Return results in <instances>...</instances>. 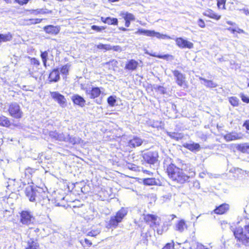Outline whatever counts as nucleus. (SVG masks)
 Listing matches in <instances>:
<instances>
[{
    "label": "nucleus",
    "instance_id": "obj_8",
    "mask_svg": "<svg viewBox=\"0 0 249 249\" xmlns=\"http://www.w3.org/2000/svg\"><path fill=\"white\" fill-rule=\"evenodd\" d=\"M158 153L157 151H148L143 155V160L148 163L154 164L158 161Z\"/></svg>",
    "mask_w": 249,
    "mask_h": 249
},
{
    "label": "nucleus",
    "instance_id": "obj_36",
    "mask_svg": "<svg viewBox=\"0 0 249 249\" xmlns=\"http://www.w3.org/2000/svg\"><path fill=\"white\" fill-rule=\"evenodd\" d=\"M48 55V53L47 52H46V51L42 52L41 53V57L42 60L43 64L45 66H46Z\"/></svg>",
    "mask_w": 249,
    "mask_h": 249
},
{
    "label": "nucleus",
    "instance_id": "obj_49",
    "mask_svg": "<svg viewBox=\"0 0 249 249\" xmlns=\"http://www.w3.org/2000/svg\"><path fill=\"white\" fill-rule=\"evenodd\" d=\"M150 55L156 56L160 58H163V59H167L168 57L169 56L168 55H156L155 54H150Z\"/></svg>",
    "mask_w": 249,
    "mask_h": 249
},
{
    "label": "nucleus",
    "instance_id": "obj_41",
    "mask_svg": "<svg viewBox=\"0 0 249 249\" xmlns=\"http://www.w3.org/2000/svg\"><path fill=\"white\" fill-rule=\"evenodd\" d=\"M91 29L96 31L97 32H101L102 30H104L105 28L103 26H98L96 25H92Z\"/></svg>",
    "mask_w": 249,
    "mask_h": 249
},
{
    "label": "nucleus",
    "instance_id": "obj_63",
    "mask_svg": "<svg viewBox=\"0 0 249 249\" xmlns=\"http://www.w3.org/2000/svg\"><path fill=\"white\" fill-rule=\"evenodd\" d=\"M120 29L122 30L123 31H126L127 30V29L124 28H120Z\"/></svg>",
    "mask_w": 249,
    "mask_h": 249
},
{
    "label": "nucleus",
    "instance_id": "obj_40",
    "mask_svg": "<svg viewBox=\"0 0 249 249\" xmlns=\"http://www.w3.org/2000/svg\"><path fill=\"white\" fill-rule=\"evenodd\" d=\"M124 18L125 20L129 21H133L135 20V17L134 15L130 13H127Z\"/></svg>",
    "mask_w": 249,
    "mask_h": 249
},
{
    "label": "nucleus",
    "instance_id": "obj_35",
    "mask_svg": "<svg viewBox=\"0 0 249 249\" xmlns=\"http://www.w3.org/2000/svg\"><path fill=\"white\" fill-rule=\"evenodd\" d=\"M226 0H217V5L219 9H225Z\"/></svg>",
    "mask_w": 249,
    "mask_h": 249
},
{
    "label": "nucleus",
    "instance_id": "obj_14",
    "mask_svg": "<svg viewBox=\"0 0 249 249\" xmlns=\"http://www.w3.org/2000/svg\"><path fill=\"white\" fill-rule=\"evenodd\" d=\"M86 92L87 94H89V97L91 99L98 97L101 93L100 88L98 87L92 88L91 90L87 89Z\"/></svg>",
    "mask_w": 249,
    "mask_h": 249
},
{
    "label": "nucleus",
    "instance_id": "obj_60",
    "mask_svg": "<svg viewBox=\"0 0 249 249\" xmlns=\"http://www.w3.org/2000/svg\"><path fill=\"white\" fill-rule=\"evenodd\" d=\"M227 23L228 24H229V25H234V24H235V23H233V22H231V21H227Z\"/></svg>",
    "mask_w": 249,
    "mask_h": 249
},
{
    "label": "nucleus",
    "instance_id": "obj_5",
    "mask_svg": "<svg viewBox=\"0 0 249 249\" xmlns=\"http://www.w3.org/2000/svg\"><path fill=\"white\" fill-rule=\"evenodd\" d=\"M136 34H143L148 36H155L159 39H171L172 38L166 35L160 34L159 32H155L154 30H147L143 29H139L135 33Z\"/></svg>",
    "mask_w": 249,
    "mask_h": 249
},
{
    "label": "nucleus",
    "instance_id": "obj_2",
    "mask_svg": "<svg viewBox=\"0 0 249 249\" xmlns=\"http://www.w3.org/2000/svg\"><path fill=\"white\" fill-rule=\"evenodd\" d=\"M235 239L245 246H249V225L245 226L244 228L237 227L233 230Z\"/></svg>",
    "mask_w": 249,
    "mask_h": 249
},
{
    "label": "nucleus",
    "instance_id": "obj_22",
    "mask_svg": "<svg viewBox=\"0 0 249 249\" xmlns=\"http://www.w3.org/2000/svg\"><path fill=\"white\" fill-rule=\"evenodd\" d=\"M143 142V141L140 138L135 137L129 141L128 145L131 147H135L140 146Z\"/></svg>",
    "mask_w": 249,
    "mask_h": 249
},
{
    "label": "nucleus",
    "instance_id": "obj_9",
    "mask_svg": "<svg viewBox=\"0 0 249 249\" xmlns=\"http://www.w3.org/2000/svg\"><path fill=\"white\" fill-rule=\"evenodd\" d=\"M20 221L23 224L29 225L34 221V217L31 213L28 211H22L20 214Z\"/></svg>",
    "mask_w": 249,
    "mask_h": 249
},
{
    "label": "nucleus",
    "instance_id": "obj_46",
    "mask_svg": "<svg viewBox=\"0 0 249 249\" xmlns=\"http://www.w3.org/2000/svg\"><path fill=\"white\" fill-rule=\"evenodd\" d=\"M31 63L32 64L36 65H39L40 63L39 61L36 59V58H32L31 60Z\"/></svg>",
    "mask_w": 249,
    "mask_h": 249
},
{
    "label": "nucleus",
    "instance_id": "obj_3",
    "mask_svg": "<svg viewBox=\"0 0 249 249\" xmlns=\"http://www.w3.org/2000/svg\"><path fill=\"white\" fill-rule=\"evenodd\" d=\"M25 193L30 201L36 202L43 205L42 199H41V194L34 189L32 186L28 185L25 189Z\"/></svg>",
    "mask_w": 249,
    "mask_h": 249
},
{
    "label": "nucleus",
    "instance_id": "obj_12",
    "mask_svg": "<svg viewBox=\"0 0 249 249\" xmlns=\"http://www.w3.org/2000/svg\"><path fill=\"white\" fill-rule=\"evenodd\" d=\"M66 134L67 133L65 134L63 132L59 133L56 130L51 131L49 133V136L51 138L55 140L62 142L67 141V138H66Z\"/></svg>",
    "mask_w": 249,
    "mask_h": 249
},
{
    "label": "nucleus",
    "instance_id": "obj_48",
    "mask_svg": "<svg viewBox=\"0 0 249 249\" xmlns=\"http://www.w3.org/2000/svg\"><path fill=\"white\" fill-rule=\"evenodd\" d=\"M112 50H113L114 51H117V52L122 51L121 47L119 46H112Z\"/></svg>",
    "mask_w": 249,
    "mask_h": 249
},
{
    "label": "nucleus",
    "instance_id": "obj_38",
    "mask_svg": "<svg viewBox=\"0 0 249 249\" xmlns=\"http://www.w3.org/2000/svg\"><path fill=\"white\" fill-rule=\"evenodd\" d=\"M116 102V100L115 97L112 96H109L107 99V103L108 104L113 107L115 105V104Z\"/></svg>",
    "mask_w": 249,
    "mask_h": 249
},
{
    "label": "nucleus",
    "instance_id": "obj_10",
    "mask_svg": "<svg viewBox=\"0 0 249 249\" xmlns=\"http://www.w3.org/2000/svg\"><path fill=\"white\" fill-rule=\"evenodd\" d=\"M52 97L62 107L67 106V101L65 97L57 92H51Z\"/></svg>",
    "mask_w": 249,
    "mask_h": 249
},
{
    "label": "nucleus",
    "instance_id": "obj_39",
    "mask_svg": "<svg viewBox=\"0 0 249 249\" xmlns=\"http://www.w3.org/2000/svg\"><path fill=\"white\" fill-rule=\"evenodd\" d=\"M69 70V66L68 65H66L62 67V68L61 69L60 71L62 74L66 75L68 73Z\"/></svg>",
    "mask_w": 249,
    "mask_h": 249
},
{
    "label": "nucleus",
    "instance_id": "obj_20",
    "mask_svg": "<svg viewBox=\"0 0 249 249\" xmlns=\"http://www.w3.org/2000/svg\"><path fill=\"white\" fill-rule=\"evenodd\" d=\"M138 65V62L134 59H131L126 64L125 69L134 71L136 70Z\"/></svg>",
    "mask_w": 249,
    "mask_h": 249
},
{
    "label": "nucleus",
    "instance_id": "obj_34",
    "mask_svg": "<svg viewBox=\"0 0 249 249\" xmlns=\"http://www.w3.org/2000/svg\"><path fill=\"white\" fill-rule=\"evenodd\" d=\"M229 102L234 107L238 105L239 100L235 97H231L229 98Z\"/></svg>",
    "mask_w": 249,
    "mask_h": 249
},
{
    "label": "nucleus",
    "instance_id": "obj_1",
    "mask_svg": "<svg viewBox=\"0 0 249 249\" xmlns=\"http://www.w3.org/2000/svg\"><path fill=\"white\" fill-rule=\"evenodd\" d=\"M167 172L169 177L174 181L179 183H183L187 181L189 178L195 176L194 171L190 172V175H187L184 172L174 164H171L167 168Z\"/></svg>",
    "mask_w": 249,
    "mask_h": 249
},
{
    "label": "nucleus",
    "instance_id": "obj_33",
    "mask_svg": "<svg viewBox=\"0 0 249 249\" xmlns=\"http://www.w3.org/2000/svg\"><path fill=\"white\" fill-rule=\"evenodd\" d=\"M35 172V170L31 168H27L25 170V175L27 178H30L33 173Z\"/></svg>",
    "mask_w": 249,
    "mask_h": 249
},
{
    "label": "nucleus",
    "instance_id": "obj_42",
    "mask_svg": "<svg viewBox=\"0 0 249 249\" xmlns=\"http://www.w3.org/2000/svg\"><path fill=\"white\" fill-rule=\"evenodd\" d=\"M240 97L241 98L242 100L245 103H249V97L243 93H241L240 94Z\"/></svg>",
    "mask_w": 249,
    "mask_h": 249
},
{
    "label": "nucleus",
    "instance_id": "obj_24",
    "mask_svg": "<svg viewBox=\"0 0 249 249\" xmlns=\"http://www.w3.org/2000/svg\"><path fill=\"white\" fill-rule=\"evenodd\" d=\"M204 15L210 18L219 20L221 18V16L217 14L212 10H209L205 12Z\"/></svg>",
    "mask_w": 249,
    "mask_h": 249
},
{
    "label": "nucleus",
    "instance_id": "obj_15",
    "mask_svg": "<svg viewBox=\"0 0 249 249\" xmlns=\"http://www.w3.org/2000/svg\"><path fill=\"white\" fill-rule=\"evenodd\" d=\"M183 146L193 152H196L200 149V145L195 142L185 143L183 144Z\"/></svg>",
    "mask_w": 249,
    "mask_h": 249
},
{
    "label": "nucleus",
    "instance_id": "obj_25",
    "mask_svg": "<svg viewBox=\"0 0 249 249\" xmlns=\"http://www.w3.org/2000/svg\"><path fill=\"white\" fill-rule=\"evenodd\" d=\"M199 79L202 80L204 82L202 83L208 88H213L217 86V84L216 83L211 80H208L201 77H199Z\"/></svg>",
    "mask_w": 249,
    "mask_h": 249
},
{
    "label": "nucleus",
    "instance_id": "obj_43",
    "mask_svg": "<svg viewBox=\"0 0 249 249\" xmlns=\"http://www.w3.org/2000/svg\"><path fill=\"white\" fill-rule=\"evenodd\" d=\"M162 249H175L174 243H168Z\"/></svg>",
    "mask_w": 249,
    "mask_h": 249
},
{
    "label": "nucleus",
    "instance_id": "obj_26",
    "mask_svg": "<svg viewBox=\"0 0 249 249\" xmlns=\"http://www.w3.org/2000/svg\"><path fill=\"white\" fill-rule=\"evenodd\" d=\"M187 228L185 221L181 220L176 225L175 230L179 232H182Z\"/></svg>",
    "mask_w": 249,
    "mask_h": 249
},
{
    "label": "nucleus",
    "instance_id": "obj_45",
    "mask_svg": "<svg viewBox=\"0 0 249 249\" xmlns=\"http://www.w3.org/2000/svg\"><path fill=\"white\" fill-rule=\"evenodd\" d=\"M31 24H36L41 22L42 19L39 18L32 19L29 20Z\"/></svg>",
    "mask_w": 249,
    "mask_h": 249
},
{
    "label": "nucleus",
    "instance_id": "obj_31",
    "mask_svg": "<svg viewBox=\"0 0 249 249\" xmlns=\"http://www.w3.org/2000/svg\"><path fill=\"white\" fill-rule=\"evenodd\" d=\"M168 135L172 139L176 140H178L182 138L180 134L175 133V132H168Z\"/></svg>",
    "mask_w": 249,
    "mask_h": 249
},
{
    "label": "nucleus",
    "instance_id": "obj_37",
    "mask_svg": "<svg viewBox=\"0 0 249 249\" xmlns=\"http://www.w3.org/2000/svg\"><path fill=\"white\" fill-rule=\"evenodd\" d=\"M100 231H101L99 229L93 230L89 232L87 234V235L92 237H95L100 233Z\"/></svg>",
    "mask_w": 249,
    "mask_h": 249
},
{
    "label": "nucleus",
    "instance_id": "obj_52",
    "mask_svg": "<svg viewBox=\"0 0 249 249\" xmlns=\"http://www.w3.org/2000/svg\"><path fill=\"white\" fill-rule=\"evenodd\" d=\"M243 125L247 128V129L249 130V120L246 121Z\"/></svg>",
    "mask_w": 249,
    "mask_h": 249
},
{
    "label": "nucleus",
    "instance_id": "obj_21",
    "mask_svg": "<svg viewBox=\"0 0 249 249\" xmlns=\"http://www.w3.org/2000/svg\"><path fill=\"white\" fill-rule=\"evenodd\" d=\"M66 138H67V141L65 142H69L72 144L80 143L82 141L79 137L70 136L68 134H66Z\"/></svg>",
    "mask_w": 249,
    "mask_h": 249
},
{
    "label": "nucleus",
    "instance_id": "obj_13",
    "mask_svg": "<svg viewBox=\"0 0 249 249\" xmlns=\"http://www.w3.org/2000/svg\"><path fill=\"white\" fill-rule=\"evenodd\" d=\"M159 219L157 216L153 214H148L143 215V219L147 223H150V226L153 225L157 226L159 225L158 219Z\"/></svg>",
    "mask_w": 249,
    "mask_h": 249
},
{
    "label": "nucleus",
    "instance_id": "obj_6",
    "mask_svg": "<svg viewBox=\"0 0 249 249\" xmlns=\"http://www.w3.org/2000/svg\"><path fill=\"white\" fill-rule=\"evenodd\" d=\"M172 72L177 85L183 88H186L187 87V82L186 80L185 75L178 70H173Z\"/></svg>",
    "mask_w": 249,
    "mask_h": 249
},
{
    "label": "nucleus",
    "instance_id": "obj_30",
    "mask_svg": "<svg viewBox=\"0 0 249 249\" xmlns=\"http://www.w3.org/2000/svg\"><path fill=\"white\" fill-rule=\"evenodd\" d=\"M105 23L110 25H117L118 23V19L116 18L107 17L105 19Z\"/></svg>",
    "mask_w": 249,
    "mask_h": 249
},
{
    "label": "nucleus",
    "instance_id": "obj_7",
    "mask_svg": "<svg viewBox=\"0 0 249 249\" xmlns=\"http://www.w3.org/2000/svg\"><path fill=\"white\" fill-rule=\"evenodd\" d=\"M8 111L10 115L15 118H20L22 116L23 113L20 107L16 103H13L10 105Z\"/></svg>",
    "mask_w": 249,
    "mask_h": 249
},
{
    "label": "nucleus",
    "instance_id": "obj_58",
    "mask_svg": "<svg viewBox=\"0 0 249 249\" xmlns=\"http://www.w3.org/2000/svg\"><path fill=\"white\" fill-rule=\"evenodd\" d=\"M157 233L159 234H162L163 233V230L160 229H157Z\"/></svg>",
    "mask_w": 249,
    "mask_h": 249
},
{
    "label": "nucleus",
    "instance_id": "obj_50",
    "mask_svg": "<svg viewBox=\"0 0 249 249\" xmlns=\"http://www.w3.org/2000/svg\"><path fill=\"white\" fill-rule=\"evenodd\" d=\"M104 50L109 51L112 50V46L109 44H105Z\"/></svg>",
    "mask_w": 249,
    "mask_h": 249
},
{
    "label": "nucleus",
    "instance_id": "obj_53",
    "mask_svg": "<svg viewBox=\"0 0 249 249\" xmlns=\"http://www.w3.org/2000/svg\"><path fill=\"white\" fill-rule=\"evenodd\" d=\"M105 44H99L97 46V48L99 49H103L104 50Z\"/></svg>",
    "mask_w": 249,
    "mask_h": 249
},
{
    "label": "nucleus",
    "instance_id": "obj_11",
    "mask_svg": "<svg viewBox=\"0 0 249 249\" xmlns=\"http://www.w3.org/2000/svg\"><path fill=\"white\" fill-rule=\"evenodd\" d=\"M176 43L177 45L181 49H192L194 47V44L193 43L185 40L182 37L177 38L176 39Z\"/></svg>",
    "mask_w": 249,
    "mask_h": 249
},
{
    "label": "nucleus",
    "instance_id": "obj_27",
    "mask_svg": "<svg viewBox=\"0 0 249 249\" xmlns=\"http://www.w3.org/2000/svg\"><path fill=\"white\" fill-rule=\"evenodd\" d=\"M12 35L10 33L5 34H0V42L9 41L12 39Z\"/></svg>",
    "mask_w": 249,
    "mask_h": 249
},
{
    "label": "nucleus",
    "instance_id": "obj_47",
    "mask_svg": "<svg viewBox=\"0 0 249 249\" xmlns=\"http://www.w3.org/2000/svg\"><path fill=\"white\" fill-rule=\"evenodd\" d=\"M29 0H16L20 5H23L28 3Z\"/></svg>",
    "mask_w": 249,
    "mask_h": 249
},
{
    "label": "nucleus",
    "instance_id": "obj_62",
    "mask_svg": "<svg viewBox=\"0 0 249 249\" xmlns=\"http://www.w3.org/2000/svg\"><path fill=\"white\" fill-rule=\"evenodd\" d=\"M105 18H103V17H102V18H101V19L102 21H103V22H104V23H105Z\"/></svg>",
    "mask_w": 249,
    "mask_h": 249
},
{
    "label": "nucleus",
    "instance_id": "obj_61",
    "mask_svg": "<svg viewBox=\"0 0 249 249\" xmlns=\"http://www.w3.org/2000/svg\"><path fill=\"white\" fill-rule=\"evenodd\" d=\"M119 0H109V1L111 2H114L116 1H118Z\"/></svg>",
    "mask_w": 249,
    "mask_h": 249
},
{
    "label": "nucleus",
    "instance_id": "obj_55",
    "mask_svg": "<svg viewBox=\"0 0 249 249\" xmlns=\"http://www.w3.org/2000/svg\"><path fill=\"white\" fill-rule=\"evenodd\" d=\"M85 243L88 245L89 247L90 246L92 245V243L91 241H90L89 240L87 239H85Z\"/></svg>",
    "mask_w": 249,
    "mask_h": 249
},
{
    "label": "nucleus",
    "instance_id": "obj_17",
    "mask_svg": "<svg viewBox=\"0 0 249 249\" xmlns=\"http://www.w3.org/2000/svg\"><path fill=\"white\" fill-rule=\"evenodd\" d=\"M71 100H72L74 104L79 105L81 107H83L85 106V100L83 97L79 95L76 94L73 95L71 97Z\"/></svg>",
    "mask_w": 249,
    "mask_h": 249
},
{
    "label": "nucleus",
    "instance_id": "obj_56",
    "mask_svg": "<svg viewBox=\"0 0 249 249\" xmlns=\"http://www.w3.org/2000/svg\"><path fill=\"white\" fill-rule=\"evenodd\" d=\"M125 20V25L126 27H128L130 25V21Z\"/></svg>",
    "mask_w": 249,
    "mask_h": 249
},
{
    "label": "nucleus",
    "instance_id": "obj_57",
    "mask_svg": "<svg viewBox=\"0 0 249 249\" xmlns=\"http://www.w3.org/2000/svg\"><path fill=\"white\" fill-rule=\"evenodd\" d=\"M228 30L229 31H231L232 32V33H233V34H234V32L236 31V30L232 29L231 27L228 28Z\"/></svg>",
    "mask_w": 249,
    "mask_h": 249
},
{
    "label": "nucleus",
    "instance_id": "obj_4",
    "mask_svg": "<svg viewBox=\"0 0 249 249\" xmlns=\"http://www.w3.org/2000/svg\"><path fill=\"white\" fill-rule=\"evenodd\" d=\"M127 210L122 208L116 213L115 216L111 217L108 223L109 227L114 228H116L118 223L122 221L124 217L127 214Z\"/></svg>",
    "mask_w": 249,
    "mask_h": 249
},
{
    "label": "nucleus",
    "instance_id": "obj_44",
    "mask_svg": "<svg viewBox=\"0 0 249 249\" xmlns=\"http://www.w3.org/2000/svg\"><path fill=\"white\" fill-rule=\"evenodd\" d=\"M197 25L201 28H204L205 27V23L203 20L199 18L197 21Z\"/></svg>",
    "mask_w": 249,
    "mask_h": 249
},
{
    "label": "nucleus",
    "instance_id": "obj_18",
    "mask_svg": "<svg viewBox=\"0 0 249 249\" xmlns=\"http://www.w3.org/2000/svg\"><path fill=\"white\" fill-rule=\"evenodd\" d=\"M44 30L47 33L54 35L57 34L60 31L59 27L53 25L46 26L44 27Z\"/></svg>",
    "mask_w": 249,
    "mask_h": 249
},
{
    "label": "nucleus",
    "instance_id": "obj_32",
    "mask_svg": "<svg viewBox=\"0 0 249 249\" xmlns=\"http://www.w3.org/2000/svg\"><path fill=\"white\" fill-rule=\"evenodd\" d=\"M143 183L146 185H152L156 184V181L154 178H147L143 180Z\"/></svg>",
    "mask_w": 249,
    "mask_h": 249
},
{
    "label": "nucleus",
    "instance_id": "obj_28",
    "mask_svg": "<svg viewBox=\"0 0 249 249\" xmlns=\"http://www.w3.org/2000/svg\"><path fill=\"white\" fill-rule=\"evenodd\" d=\"M237 148L243 153L249 154V144L248 143L239 144Z\"/></svg>",
    "mask_w": 249,
    "mask_h": 249
},
{
    "label": "nucleus",
    "instance_id": "obj_54",
    "mask_svg": "<svg viewBox=\"0 0 249 249\" xmlns=\"http://www.w3.org/2000/svg\"><path fill=\"white\" fill-rule=\"evenodd\" d=\"M158 89L159 91H160L162 94H164L165 93V90L163 88V87L159 86L158 87Z\"/></svg>",
    "mask_w": 249,
    "mask_h": 249
},
{
    "label": "nucleus",
    "instance_id": "obj_23",
    "mask_svg": "<svg viewBox=\"0 0 249 249\" xmlns=\"http://www.w3.org/2000/svg\"><path fill=\"white\" fill-rule=\"evenodd\" d=\"M50 81L57 82L60 78L59 72L58 70H53L49 75Z\"/></svg>",
    "mask_w": 249,
    "mask_h": 249
},
{
    "label": "nucleus",
    "instance_id": "obj_51",
    "mask_svg": "<svg viewBox=\"0 0 249 249\" xmlns=\"http://www.w3.org/2000/svg\"><path fill=\"white\" fill-rule=\"evenodd\" d=\"M205 248L203 245L201 244L197 243L196 245V249H205Z\"/></svg>",
    "mask_w": 249,
    "mask_h": 249
},
{
    "label": "nucleus",
    "instance_id": "obj_19",
    "mask_svg": "<svg viewBox=\"0 0 249 249\" xmlns=\"http://www.w3.org/2000/svg\"><path fill=\"white\" fill-rule=\"evenodd\" d=\"M229 209V205L227 204H223L216 207L213 212L218 214H222L226 212Z\"/></svg>",
    "mask_w": 249,
    "mask_h": 249
},
{
    "label": "nucleus",
    "instance_id": "obj_64",
    "mask_svg": "<svg viewBox=\"0 0 249 249\" xmlns=\"http://www.w3.org/2000/svg\"><path fill=\"white\" fill-rule=\"evenodd\" d=\"M7 3H9L11 1V0H4Z\"/></svg>",
    "mask_w": 249,
    "mask_h": 249
},
{
    "label": "nucleus",
    "instance_id": "obj_16",
    "mask_svg": "<svg viewBox=\"0 0 249 249\" xmlns=\"http://www.w3.org/2000/svg\"><path fill=\"white\" fill-rule=\"evenodd\" d=\"M224 138L226 141L229 142L235 140L240 139H241L242 137L240 134H238L236 132H231L225 135Z\"/></svg>",
    "mask_w": 249,
    "mask_h": 249
},
{
    "label": "nucleus",
    "instance_id": "obj_59",
    "mask_svg": "<svg viewBox=\"0 0 249 249\" xmlns=\"http://www.w3.org/2000/svg\"><path fill=\"white\" fill-rule=\"evenodd\" d=\"M236 32H237L239 33H244V31L243 30H242L241 29H239V28L238 29V30H236Z\"/></svg>",
    "mask_w": 249,
    "mask_h": 249
},
{
    "label": "nucleus",
    "instance_id": "obj_29",
    "mask_svg": "<svg viewBox=\"0 0 249 249\" xmlns=\"http://www.w3.org/2000/svg\"><path fill=\"white\" fill-rule=\"evenodd\" d=\"M10 124V122L8 118L3 116H0V125L8 127Z\"/></svg>",
    "mask_w": 249,
    "mask_h": 249
}]
</instances>
